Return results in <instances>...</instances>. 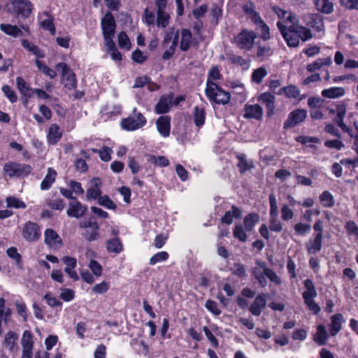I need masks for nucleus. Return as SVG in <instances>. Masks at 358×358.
Wrapping results in <instances>:
<instances>
[{
    "mask_svg": "<svg viewBox=\"0 0 358 358\" xmlns=\"http://www.w3.org/2000/svg\"><path fill=\"white\" fill-rule=\"evenodd\" d=\"M276 26L283 39L289 48H296L299 45V41H307L313 38L311 30L304 26H288L278 21Z\"/></svg>",
    "mask_w": 358,
    "mask_h": 358,
    "instance_id": "1",
    "label": "nucleus"
},
{
    "mask_svg": "<svg viewBox=\"0 0 358 358\" xmlns=\"http://www.w3.org/2000/svg\"><path fill=\"white\" fill-rule=\"evenodd\" d=\"M5 8L8 15L20 21L30 17L34 6L30 0H8Z\"/></svg>",
    "mask_w": 358,
    "mask_h": 358,
    "instance_id": "2",
    "label": "nucleus"
},
{
    "mask_svg": "<svg viewBox=\"0 0 358 358\" xmlns=\"http://www.w3.org/2000/svg\"><path fill=\"white\" fill-rule=\"evenodd\" d=\"M242 9L245 15H250L251 21L260 29V38L264 41H268L271 38L269 27L262 20L259 13L256 11L255 3L249 1L247 3L243 5Z\"/></svg>",
    "mask_w": 358,
    "mask_h": 358,
    "instance_id": "3",
    "label": "nucleus"
},
{
    "mask_svg": "<svg viewBox=\"0 0 358 358\" xmlns=\"http://www.w3.org/2000/svg\"><path fill=\"white\" fill-rule=\"evenodd\" d=\"M208 100L218 105H226L231 100V93L224 91L220 85L211 80L207 79L205 90Z\"/></svg>",
    "mask_w": 358,
    "mask_h": 358,
    "instance_id": "4",
    "label": "nucleus"
},
{
    "mask_svg": "<svg viewBox=\"0 0 358 358\" xmlns=\"http://www.w3.org/2000/svg\"><path fill=\"white\" fill-rule=\"evenodd\" d=\"M303 284L305 288V291L302 293L303 302L309 310L312 311L315 315H318L321 308L315 301V298L317 296L315 284L310 278L304 280Z\"/></svg>",
    "mask_w": 358,
    "mask_h": 358,
    "instance_id": "5",
    "label": "nucleus"
},
{
    "mask_svg": "<svg viewBox=\"0 0 358 358\" xmlns=\"http://www.w3.org/2000/svg\"><path fill=\"white\" fill-rule=\"evenodd\" d=\"M313 228L315 231L314 238H310L305 244L306 249L309 255H316L322 250L324 222L320 219L317 220L313 224Z\"/></svg>",
    "mask_w": 358,
    "mask_h": 358,
    "instance_id": "6",
    "label": "nucleus"
},
{
    "mask_svg": "<svg viewBox=\"0 0 358 358\" xmlns=\"http://www.w3.org/2000/svg\"><path fill=\"white\" fill-rule=\"evenodd\" d=\"M32 170L33 169L29 164L15 162H8L3 167V175L9 178H27L31 174Z\"/></svg>",
    "mask_w": 358,
    "mask_h": 358,
    "instance_id": "7",
    "label": "nucleus"
},
{
    "mask_svg": "<svg viewBox=\"0 0 358 358\" xmlns=\"http://www.w3.org/2000/svg\"><path fill=\"white\" fill-rule=\"evenodd\" d=\"M147 123L145 116L140 112H137L136 108H134L133 113L127 117L121 120V127L127 131L137 130L144 127Z\"/></svg>",
    "mask_w": 358,
    "mask_h": 358,
    "instance_id": "8",
    "label": "nucleus"
},
{
    "mask_svg": "<svg viewBox=\"0 0 358 358\" xmlns=\"http://www.w3.org/2000/svg\"><path fill=\"white\" fill-rule=\"evenodd\" d=\"M101 28L104 43L113 41L116 30L115 17L110 10H108L101 20Z\"/></svg>",
    "mask_w": 358,
    "mask_h": 358,
    "instance_id": "9",
    "label": "nucleus"
},
{
    "mask_svg": "<svg viewBox=\"0 0 358 358\" xmlns=\"http://www.w3.org/2000/svg\"><path fill=\"white\" fill-rule=\"evenodd\" d=\"M257 38L256 33L252 30L243 29L234 38V43L240 49L250 50Z\"/></svg>",
    "mask_w": 358,
    "mask_h": 358,
    "instance_id": "10",
    "label": "nucleus"
},
{
    "mask_svg": "<svg viewBox=\"0 0 358 358\" xmlns=\"http://www.w3.org/2000/svg\"><path fill=\"white\" fill-rule=\"evenodd\" d=\"M55 68L61 72L62 76L65 80L64 87L69 90H75L77 87L76 76L69 66L64 62H59Z\"/></svg>",
    "mask_w": 358,
    "mask_h": 358,
    "instance_id": "11",
    "label": "nucleus"
},
{
    "mask_svg": "<svg viewBox=\"0 0 358 358\" xmlns=\"http://www.w3.org/2000/svg\"><path fill=\"white\" fill-rule=\"evenodd\" d=\"M22 236L28 242H36L41 236V228L36 222L27 221L22 227Z\"/></svg>",
    "mask_w": 358,
    "mask_h": 358,
    "instance_id": "12",
    "label": "nucleus"
},
{
    "mask_svg": "<svg viewBox=\"0 0 358 358\" xmlns=\"http://www.w3.org/2000/svg\"><path fill=\"white\" fill-rule=\"evenodd\" d=\"M307 117V110L301 108H296L288 115L287 119L283 123V129L287 130L294 128L299 124L305 121Z\"/></svg>",
    "mask_w": 358,
    "mask_h": 358,
    "instance_id": "13",
    "label": "nucleus"
},
{
    "mask_svg": "<svg viewBox=\"0 0 358 358\" xmlns=\"http://www.w3.org/2000/svg\"><path fill=\"white\" fill-rule=\"evenodd\" d=\"M173 98L174 94L173 92L162 95L155 106V113L157 115L169 113L173 104Z\"/></svg>",
    "mask_w": 358,
    "mask_h": 358,
    "instance_id": "14",
    "label": "nucleus"
},
{
    "mask_svg": "<svg viewBox=\"0 0 358 358\" xmlns=\"http://www.w3.org/2000/svg\"><path fill=\"white\" fill-rule=\"evenodd\" d=\"M87 210V206L83 205L78 199H76L69 202L66 214L70 217L80 218L83 217Z\"/></svg>",
    "mask_w": 358,
    "mask_h": 358,
    "instance_id": "15",
    "label": "nucleus"
},
{
    "mask_svg": "<svg viewBox=\"0 0 358 358\" xmlns=\"http://www.w3.org/2000/svg\"><path fill=\"white\" fill-rule=\"evenodd\" d=\"M171 117L169 115H162L156 121L158 132L164 138L169 136L171 131Z\"/></svg>",
    "mask_w": 358,
    "mask_h": 358,
    "instance_id": "16",
    "label": "nucleus"
},
{
    "mask_svg": "<svg viewBox=\"0 0 358 358\" xmlns=\"http://www.w3.org/2000/svg\"><path fill=\"white\" fill-rule=\"evenodd\" d=\"M245 114L243 117L245 119H255L260 120L263 116V109L259 104H248L244 106Z\"/></svg>",
    "mask_w": 358,
    "mask_h": 358,
    "instance_id": "17",
    "label": "nucleus"
},
{
    "mask_svg": "<svg viewBox=\"0 0 358 358\" xmlns=\"http://www.w3.org/2000/svg\"><path fill=\"white\" fill-rule=\"evenodd\" d=\"M63 133L59 126L56 124H52L49 127L48 131L47 134V141L49 145H55L62 138Z\"/></svg>",
    "mask_w": 358,
    "mask_h": 358,
    "instance_id": "18",
    "label": "nucleus"
},
{
    "mask_svg": "<svg viewBox=\"0 0 358 358\" xmlns=\"http://www.w3.org/2000/svg\"><path fill=\"white\" fill-rule=\"evenodd\" d=\"M266 294L264 293L259 294L251 304L249 310L255 316L260 315L262 310L266 307Z\"/></svg>",
    "mask_w": 358,
    "mask_h": 358,
    "instance_id": "19",
    "label": "nucleus"
},
{
    "mask_svg": "<svg viewBox=\"0 0 358 358\" xmlns=\"http://www.w3.org/2000/svg\"><path fill=\"white\" fill-rule=\"evenodd\" d=\"M92 186L87 189L86 196L88 200L96 199L101 196V180L99 178H93L91 180Z\"/></svg>",
    "mask_w": 358,
    "mask_h": 358,
    "instance_id": "20",
    "label": "nucleus"
},
{
    "mask_svg": "<svg viewBox=\"0 0 358 358\" xmlns=\"http://www.w3.org/2000/svg\"><path fill=\"white\" fill-rule=\"evenodd\" d=\"M329 334L335 336L342 329V323L345 322L341 313H336L330 317Z\"/></svg>",
    "mask_w": 358,
    "mask_h": 358,
    "instance_id": "21",
    "label": "nucleus"
},
{
    "mask_svg": "<svg viewBox=\"0 0 358 358\" xmlns=\"http://www.w3.org/2000/svg\"><path fill=\"white\" fill-rule=\"evenodd\" d=\"M44 243L50 247L62 245V240L58 234L52 229H47L44 232Z\"/></svg>",
    "mask_w": 358,
    "mask_h": 358,
    "instance_id": "22",
    "label": "nucleus"
},
{
    "mask_svg": "<svg viewBox=\"0 0 358 358\" xmlns=\"http://www.w3.org/2000/svg\"><path fill=\"white\" fill-rule=\"evenodd\" d=\"M260 216L257 213H249L243 218V225L245 230L251 232L255 225L259 222Z\"/></svg>",
    "mask_w": 358,
    "mask_h": 358,
    "instance_id": "23",
    "label": "nucleus"
},
{
    "mask_svg": "<svg viewBox=\"0 0 358 358\" xmlns=\"http://www.w3.org/2000/svg\"><path fill=\"white\" fill-rule=\"evenodd\" d=\"M57 176V171L52 168L49 167L48 169V173L43 180L41 182V190H48L49 189L52 184L55 182L56 178Z\"/></svg>",
    "mask_w": 358,
    "mask_h": 358,
    "instance_id": "24",
    "label": "nucleus"
},
{
    "mask_svg": "<svg viewBox=\"0 0 358 358\" xmlns=\"http://www.w3.org/2000/svg\"><path fill=\"white\" fill-rule=\"evenodd\" d=\"M231 211L227 210L225 212L224 215L221 217V222L223 224H231L233 222V219L234 218H240L241 217V210L233 205L231 206Z\"/></svg>",
    "mask_w": 358,
    "mask_h": 358,
    "instance_id": "25",
    "label": "nucleus"
},
{
    "mask_svg": "<svg viewBox=\"0 0 358 358\" xmlns=\"http://www.w3.org/2000/svg\"><path fill=\"white\" fill-rule=\"evenodd\" d=\"M193 120L196 127L200 129L206 122V111L203 107L196 106L193 109Z\"/></svg>",
    "mask_w": 358,
    "mask_h": 358,
    "instance_id": "26",
    "label": "nucleus"
},
{
    "mask_svg": "<svg viewBox=\"0 0 358 358\" xmlns=\"http://www.w3.org/2000/svg\"><path fill=\"white\" fill-rule=\"evenodd\" d=\"M106 248L108 252L119 254L123 251V244L119 237L108 239L106 243Z\"/></svg>",
    "mask_w": 358,
    "mask_h": 358,
    "instance_id": "27",
    "label": "nucleus"
},
{
    "mask_svg": "<svg viewBox=\"0 0 358 358\" xmlns=\"http://www.w3.org/2000/svg\"><path fill=\"white\" fill-rule=\"evenodd\" d=\"M43 15L46 16L47 18L40 22L41 27L45 31H48L52 36L55 35L56 28L54 23V17L48 11H44Z\"/></svg>",
    "mask_w": 358,
    "mask_h": 358,
    "instance_id": "28",
    "label": "nucleus"
},
{
    "mask_svg": "<svg viewBox=\"0 0 358 358\" xmlns=\"http://www.w3.org/2000/svg\"><path fill=\"white\" fill-rule=\"evenodd\" d=\"M276 94L279 95L284 94L287 99H296L300 95V90L297 86L291 84L280 88Z\"/></svg>",
    "mask_w": 358,
    "mask_h": 358,
    "instance_id": "29",
    "label": "nucleus"
},
{
    "mask_svg": "<svg viewBox=\"0 0 358 358\" xmlns=\"http://www.w3.org/2000/svg\"><path fill=\"white\" fill-rule=\"evenodd\" d=\"M345 90L342 87H331L324 89L322 91L321 94L323 97L329 99H336L344 96Z\"/></svg>",
    "mask_w": 358,
    "mask_h": 358,
    "instance_id": "30",
    "label": "nucleus"
},
{
    "mask_svg": "<svg viewBox=\"0 0 358 358\" xmlns=\"http://www.w3.org/2000/svg\"><path fill=\"white\" fill-rule=\"evenodd\" d=\"M18 336L13 331H9L4 338L3 345L9 350L10 352H14L17 349V341Z\"/></svg>",
    "mask_w": 358,
    "mask_h": 358,
    "instance_id": "31",
    "label": "nucleus"
},
{
    "mask_svg": "<svg viewBox=\"0 0 358 358\" xmlns=\"http://www.w3.org/2000/svg\"><path fill=\"white\" fill-rule=\"evenodd\" d=\"M315 7L319 12L331 14L334 11V4L330 0H314Z\"/></svg>",
    "mask_w": 358,
    "mask_h": 358,
    "instance_id": "32",
    "label": "nucleus"
},
{
    "mask_svg": "<svg viewBox=\"0 0 358 358\" xmlns=\"http://www.w3.org/2000/svg\"><path fill=\"white\" fill-rule=\"evenodd\" d=\"M236 158L238 159L236 166L241 174L254 168L252 162H248L245 154H238L236 155Z\"/></svg>",
    "mask_w": 358,
    "mask_h": 358,
    "instance_id": "33",
    "label": "nucleus"
},
{
    "mask_svg": "<svg viewBox=\"0 0 358 358\" xmlns=\"http://www.w3.org/2000/svg\"><path fill=\"white\" fill-rule=\"evenodd\" d=\"M170 15L166 9H157L156 24L158 27L166 28L169 24Z\"/></svg>",
    "mask_w": 358,
    "mask_h": 358,
    "instance_id": "34",
    "label": "nucleus"
},
{
    "mask_svg": "<svg viewBox=\"0 0 358 358\" xmlns=\"http://www.w3.org/2000/svg\"><path fill=\"white\" fill-rule=\"evenodd\" d=\"M0 29L6 35L17 38L22 36V30L17 25L2 23L0 24Z\"/></svg>",
    "mask_w": 358,
    "mask_h": 358,
    "instance_id": "35",
    "label": "nucleus"
},
{
    "mask_svg": "<svg viewBox=\"0 0 358 358\" xmlns=\"http://www.w3.org/2000/svg\"><path fill=\"white\" fill-rule=\"evenodd\" d=\"M324 108H327V110H329V114L334 115L336 113V117H334V122H336V120H338L339 118V113L340 111H343V117H345L346 113V104H345L343 102H339V103H333L330 106L326 107Z\"/></svg>",
    "mask_w": 358,
    "mask_h": 358,
    "instance_id": "36",
    "label": "nucleus"
},
{
    "mask_svg": "<svg viewBox=\"0 0 358 358\" xmlns=\"http://www.w3.org/2000/svg\"><path fill=\"white\" fill-rule=\"evenodd\" d=\"M329 338L326 327L323 324H319L317 327V332L314 336V341L319 345H324L326 344Z\"/></svg>",
    "mask_w": 358,
    "mask_h": 358,
    "instance_id": "37",
    "label": "nucleus"
},
{
    "mask_svg": "<svg viewBox=\"0 0 358 358\" xmlns=\"http://www.w3.org/2000/svg\"><path fill=\"white\" fill-rule=\"evenodd\" d=\"M192 34L190 30L187 29H183L182 30V38L180 44V48L182 51H187L192 44Z\"/></svg>",
    "mask_w": 358,
    "mask_h": 358,
    "instance_id": "38",
    "label": "nucleus"
},
{
    "mask_svg": "<svg viewBox=\"0 0 358 358\" xmlns=\"http://www.w3.org/2000/svg\"><path fill=\"white\" fill-rule=\"evenodd\" d=\"M259 266L264 268V274L270 281L273 282L276 285H280L282 283L280 278L276 274V273L270 268L266 266V263L262 262L259 264Z\"/></svg>",
    "mask_w": 358,
    "mask_h": 358,
    "instance_id": "39",
    "label": "nucleus"
},
{
    "mask_svg": "<svg viewBox=\"0 0 358 358\" xmlns=\"http://www.w3.org/2000/svg\"><path fill=\"white\" fill-rule=\"evenodd\" d=\"M104 44L113 60L121 61L122 59V55L117 50L114 41L104 43Z\"/></svg>",
    "mask_w": 358,
    "mask_h": 358,
    "instance_id": "40",
    "label": "nucleus"
},
{
    "mask_svg": "<svg viewBox=\"0 0 358 358\" xmlns=\"http://www.w3.org/2000/svg\"><path fill=\"white\" fill-rule=\"evenodd\" d=\"M117 43L120 49L130 50L131 48L130 38L124 31L118 33Z\"/></svg>",
    "mask_w": 358,
    "mask_h": 358,
    "instance_id": "41",
    "label": "nucleus"
},
{
    "mask_svg": "<svg viewBox=\"0 0 358 358\" xmlns=\"http://www.w3.org/2000/svg\"><path fill=\"white\" fill-rule=\"evenodd\" d=\"M16 86L20 95H24V94H33V90L34 88L31 87L22 77L18 76L16 78Z\"/></svg>",
    "mask_w": 358,
    "mask_h": 358,
    "instance_id": "42",
    "label": "nucleus"
},
{
    "mask_svg": "<svg viewBox=\"0 0 358 358\" xmlns=\"http://www.w3.org/2000/svg\"><path fill=\"white\" fill-rule=\"evenodd\" d=\"M320 201L323 207L331 208L334 206L335 201L333 195L328 190L324 191L320 195Z\"/></svg>",
    "mask_w": 358,
    "mask_h": 358,
    "instance_id": "43",
    "label": "nucleus"
},
{
    "mask_svg": "<svg viewBox=\"0 0 358 358\" xmlns=\"http://www.w3.org/2000/svg\"><path fill=\"white\" fill-rule=\"evenodd\" d=\"M6 207L10 208H22L24 209L27 207L26 203L20 200L18 198L13 196H9L6 197Z\"/></svg>",
    "mask_w": 358,
    "mask_h": 358,
    "instance_id": "44",
    "label": "nucleus"
},
{
    "mask_svg": "<svg viewBox=\"0 0 358 358\" xmlns=\"http://www.w3.org/2000/svg\"><path fill=\"white\" fill-rule=\"evenodd\" d=\"M93 153H97L100 159L103 162H109L111 159L112 149L108 146H103L102 149L91 148Z\"/></svg>",
    "mask_w": 358,
    "mask_h": 358,
    "instance_id": "45",
    "label": "nucleus"
},
{
    "mask_svg": "<svg viewBox=\"0 0 358 358\" xmlns=\"http://www.w3.org/2000/svg\"><path fill=\"white\" fill-rule=\"evenodd\" d=\"M99 230V225L96 224L95 227L92 229H85V232L83 234V236L89 242L94 241L100 237Z\"/></svg>",
    "mask_w": 358,
    "mask_h": 358,
    "instance_id": "46",
    "label": "nucleus"
},
{
    "mask_svg": "<svg viewBox=\"0 0 358 358\" xmlns=\"http://www.w3.org/2000/svg\"><path fill=\"white\" fill-rule=\"evenodd\" d=\"M148 161L159 167H166L170 164L169 160L164 156L148 155Z\"/></svg>",
    "mask_w": 358,
    "mask_h": 358,
    "instance_id": "47",
    "label": "nucleus"
},
{
    "mask_svg": "<svg viewBox=\"0 0 358 358\" xmlns=\"http://www.w3.org/2000/svg\"><path fill=\"white\" fill-rule=\"evenodd\" d=\"M35 64L40 71L50 78H55L57 76L56 71L50 69L46 64L39 59H36Z\"/></svg>",
    "mask_w": 358,
    "mask_h": 358,
    "instance_id": "48",
    "label": "nucleus"
},
{
    "mask_svg": "<svg viewBox=\"0 0 358 358\" xmlns=\"http://www.w3.org/2000/svg\"><path fill=\"white\" fill-rule=\"evenodd\" d=\"M34 335L29 330H25L21 339L22 348H34Z\"/></svg>",
    "mask_w": 358,
    "mask_h": 358,
    "instance_id": "49",
    "label": "nucleus"
},
{
    "mask_svg": "<svg viewBox=\"0 0 358 358\" xmlns=\"http://www.w3.org/2000/svg\"><path fill=\"white\" fill-rule=\"evenodd\" d=\"M1 90L4 96L9 100L12 103L17 102V95L15 91L8 85H3L1 87Z\"/></svg>",
    "mask_w": 358,
    "mask_h": 358,
    "instance_id": "50",
    "label": "nucleus"
},
{
    "mask_svg": "<svg viewBox=\"0 0 358 358\" xmlns=\"http://www.w3.org/2000/svg\"><path fill=\"white\" fill-rule=\"evenodd\" d=\"M234 238H237L241 242H245L248 239V235L245 228L241 224H236L233 230Z\"/></svg>",
    "mask_w": 358,
    "mask_h": 358,
    "instance_id": "51",
    "label": "nucleus"
},
{
    "mask_svg": "<svg viewBox=\"0 0 358 358\" xmlns=\"http://www.w3.org/2000/svg\"><path fill=\"white\" fill-rule=\"evenodd\" d=\"M269 205H270V210L269 215L270 218L278 217V208L277 205V200L275 196L273 193L269 194L268 196Z\"/></svg>",
    "mask_w": 358,
    "mask_h": 358,
    "instance_id": "52",
    "label": "nucleus"
},
{
    "mask_svg": "<svg viewBox=\"0 0 358 358\" xmlns=\"http://www.w3.org/2000/svg\"><path fill=\"white\" fill-rule=\"evenodd\" d=\"M294 229L296 235L304 236L310 232L311 226L308 223L299 222L294 226Z\"/></svg>",
    "mask_w": 358,
    "mask_h": 358,
    "instance_id": "53",
    "label": "nucleus"
},
{
    "mask_svg": "<svg viewBox=\"0 0 358 358\" xmlns=\"http://www.w3.org/2000/svg\"><path fill=\"white\" fill-rule=\"evenodd\" d=\"M267 75V71L264 67H259L255 69L252 73V80L260 84L263 78Z\"/></svg>",
    "mask_w": 358,
    "mask_h": 358,
    "instance_id": "54",
    "label": "nucleus"
},
{
    "mask_svg": "<svg viewBox=\"0 0 358 358\" xmlns=\"http://www.w3.org/2000/svg\"><path fill=\"white\" fill-rule=\"evenodd\" d=\"M169 257V255L166 251H161L154 255L149 260L150 265H155L158 262L166 261Z\"/></svg>",
    "mask_w": 358,
    "mask_h": 358,
    "instance_id": "55",
    "label": "nucleus"
},
{
    "mask_svg": "<svg viewBox=\"0 0 358 358\" xmlns=\"http://www.w3.org/2000/svg\"><path fill=\"white\" fill-rule=\"evenodd\" d=\"M110 289V283L106 280L102 281L99 284H96L92 288V292L96 294H103L106 293Z\"/></svg>",
    "mask_w": 358,
    "mask_h": 358,
    "instance_id": "56",
    "label": "nucleus"
},
{
    "mask_svg": "<svg viewBox=\"0 0 358 358\" xmlns=\"http://www.w3.org/2000/svg\"><path fill=\"white\" fill-rule=\"evenodd\" d=\"M325 101L319 96H310L308 99V106L309 108H325Z\"/></svg>",
    "mask_w": 358,
    "mask_h": 358,
    "instance_id": "57",
    "label": "nucleus"
},
{
    "mask_svg": "<svg viewBox=\"0 0 358 358\" xmlns=\"http://www.w3.org/2000/svg\"><path fill=\"white\" fill-rule=\"evenodd\" d=\"M127 166L131 170V173L134 175L137 174L141 169V166L140 165L139 162L134 156H129Z\"/></svg>",
    "mask_w": 358,
    "mask_h": 358,
    "instance_id": "58",
    "label": "nucleus"
},
{
    "mask_svg": "<svg viewBox=\"0 0 358 358\" xmlns=\"http://www.w3.org/2000/svg\"><path fill=\"white\" fill-rule=\"evenodd\" d=\"M343 111H340V113H339V118H338V120H336V122H335V123L343 130V131L345 132V133H348V135L351 137V138H354L355 135L353 134V131H352V129L350 127H348L344 122H343V120H344V117H343Z\"/></svg>",
    "mask_w": 358,
    "mask_h": 358,
    "instance_id": "59",
    "label": "nucleus"
},
{
    "mask_svg": "<svg viewBox=\"0 0 358 358\" xmlns=\"http://www.w3.org/2000/svg\"><path fill=\"white\" fill-rule=\"evenodd\" d=\"M99 203L108 209L115 210L117 208V205L112 201L108 195L101 196L98 200Z\"/></svg>",
    "mask_w": 358,
    "mask_h": 358,
    "instance_id": "60",
    "label": "nucleus"
},
{
    "mask_svg": "<svg viewBox=\"0 0 358 358\" xmlns=\"http://www.w3.org/2000/svg\"><path fill=\"white\" fill-rule=\"evenodd\" d=\"M345 229L349 236H355L358 240V226L353 220H349L345 225Z\"/></svg>",
    "mask_w": 358,
    "mask_h": 358,
    "instance_id": "61",
    "label": "nucleus"
},
{
    "mask_svg": "<svg viewBox=\"0 0 358 358\" xmlns=\"http://www.w3.org/2000/svg\"><path fill=\"white\" fill-rule=\"evenodd\" d=\"M131 59L134 62L141 64L148 59V56L145 55L140 49L136 48L131 54Z\"/></svg>",
    "mask_w": 358,
    "mask_h": 358,
    "instance_id": "62",
    "label": "nucleus"
},
{
    "mask_svg": "<svg viewBox=\"0 0 358 358\" xmlns=\"http://www.w3.org/2000/svg\"><path fill=\"white\" fill-rule=\"evenodd\" d=\"M89 268L95 276L99 277L101 275L103 267L96 260L91 259L89 263Z\"/></svg>",
    "mask_w": 358,
    "mask_h": 358,
    "instance_id": "63",
    "label": "nucleus"
},
{
    "mask_svg": "<svg viewBox=\"0 0 358 358\" xmlns=\"http://www.w3.org/2000/svg\"><path fill=\"white\" fill-rule=\"evenodd\" d=\"M6 254L10 258L15 260L17 264H22V255L17 252V249L15 247H10L8 248Z\"/></svg>",
    "mask_w": 358,
    "mask_h": 358,
    "instance_id": "64",
    "label": "nucleus"
}]
</instances>
